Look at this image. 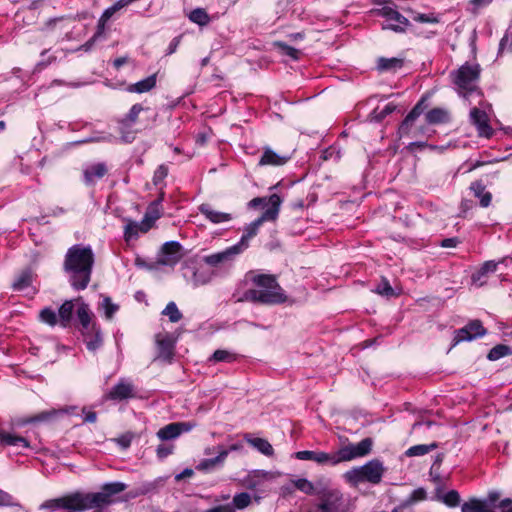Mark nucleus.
<instances>
[{"label": "nucleus", "mask_w": 512, "mask_h": 512, "mask_svg": "<svg viewBox=\"0 0 512 512\" xmlns=\"http://www.w3.org/2000/svg\"><path fill=\"white\" fill-rule=\"evenodd\" d=\"M379 15L385 19V22L382 24L383 29L404 32L409 26L408 19L391 7L385 6L381 8Z\"/></svg>", "instance_id": "nucleus-12"}, {"label": "nucleus", "mask_w": 512, "mask_h": 512, "mask_svg": "<svg viewBox=\"0 0 512 512\" xmlns=\"http://www.w3.org/2000/svg\"><path fill=\"white\" fill-rule=\"evenodd\" d=\"M56 414L55 410L44 411L26 420V423H36L48 421L53 415Z\"/></svg>", "instance_id": "nucleus-53"}, {"label": "nucleus", "mask_w": 512, "mask_h": 512, "mask_svg": "<svg viewBox=\"0 0 512 512\" xmlns=\"http://www.w3.org/2000/svg\"><path fill=\"white\" fill-rule=\"evenodd\" d=\"M270 207H268L261 217L251 222L244 228V233L236 246L241 252H244L249 247V241L258 233L260 226L266 221H274L277 219L282 199L278 194L269 196Z\"/></svg>", "instance_id": "nucleus-7"}, {"label": "nucleus", "mask_w": 512, "mask_h": 512, "mask_svg": "<svg viewBox=\"0 0 512 512\" xmlns=\"http://www.w3.org/2000/svg\"><path fill=\"white\" fill-rule=\"evenodd\" d=\"M39 318L41 322L46 323L50 326L56 325L59 320L56 312L49 307H46L40 311Z\"/></svg>", "instance_id": "nucleus-43"}, {"label": "nucleus", "mask_w": 512, "mask_h": 512, "mask_svg": "<svg viewBox=\"0 0 512 512\" xmlns=\"http://www.w3.org/2000/svg\"><path fill=\"white\" fill-rule=\"evenodd\" d=\"M77 304V317L84 329H88L91 324L92 313L88 304L84 303L81 298L75 300Z\"/></svg>", "instance_id": "nucleus-31"}, {"label": "nucleus", "mask_w": 512, "mask_h": 512, "mask_svg": "<svg viewBox=\"0 0 512 512\" xmlns=\"http://www.w3.org/2000/svg\"><path fill=\"white\" fill-rule=\"evenodd\" d=\"M330 483L329 480L325 478L318 479L315 483L311 482L306 478H298L293 481V485L299 491L307 494V495H319V487H326Z\"/></svg>", "instance_id": "nucleus-21"}, {"label": "nucleus", "mask_w": 512, "mask_h": 512, "mask_svg": "<svg viewBox=\"0 0 512 512\" xmlns=\"http://www.w3.org/2000/svg\"><path fill=\"white\" fill-rule=\"evenodd\" d=\"M183 270L184 277L194 287L208 284L214 276L213 271L200 265L195 259L187 261Z\"/></svg>", "instance_id": "nucleus-10"}, {"label": "nucleus", "mask_w": 512, "mask_h": 512, "mask_svg": "<svg viewBox=\"0 0 512 512\" xmlns=\"http://www.w3.org/2000/svg\"><path fill=\"white\" fill-rule=\"evenodd\" d=\"M481 68L478 63L466 62L458 69L450 73V79L454 89L459 96L471 104L470 97L481 98L482 91L479 89Z\"/></svg>", "instance_id": "nucleus-4"}, {"label": "nucleus", "mask_w": 512, "mask_h": 512, "mask_svg": "<svg viewBox=\"0 0 512 512\" xmlns=\"http://www.w3.org/2000/svg\"><path fill=\"white\" fill-rule=\"evenodd\" d=\"M94 329H95L94 335L85 337L87 349L90 351H93V352L96 351L97 349H99L103 343L101 331L99 329H96L95 327H94Z\"/></svg>", "instance_id": "nucleus-39"}, {"label": "nucleus", "mask_w": 512, "mask_h": 512, "mask_svg": "<svg viewBox=\"0 0 512 512\" xmlns=\"http://www.w3.org/2000/svg\"><path fill=\"white\" fill-rule=\"evenodd\" d=\"M511 350L506 345H497L493 347L488 353V359L491 361H496L506 355H509Z\"/></svg>", "instance_id": "nucleus-46"}, {"label": "nucleus", "mask_w": 512, "mask_h": 512, "mask_svg": "<svg viewBox=\"0 0 512 512\" xmlns=\"http://www.w3.org/2000/svg\"><path fill=\"white\" fill-rule=\"evenodd\" d=\"M269 205L270 206V203H269V197L268 198H265V197H256V198H253L250 202H249V206L250 207H259V206H264V205Z\"/></svg>", "instance_id": "nucleus-61"}, {"label": "nucleus", "mask_w": 512, "mask_h": 512, "mask_svg": "<svg viewBox=\"0 0 512 512\" xmlns=\"http://www.w3.org/2000/svg\"><path fill=\"white\" fill-rule=\"evenodd\" d=\"M498 508L501 512H512V499L505 498L500 501Z\"/></svg>", "instance_id": "nucleus-63"}, {"label": "nucleus", "mask_w": 512, "mask_h": 512, "mask_svg": "<svg viewBox=\"0 0 512 512\" xmlns=\"http://www.w3.org/2000/svg\"><path fill=\"white\" fill-rule=\"evenodd\" d=\"M426 121L429 124H441L449 121V113L442 108H434L426 113Z\"/></svg>", "instance_id": "nucleus-34"}, {"label": "nucleus", "mask_w": 512, "mask_h": 512, "mask_svg": "<svg viewBox=\"0 0 512 512\" xmlns=\"http://www.w3.org/2000/svg\"><path fill=\"white\" fill-rule=\"evenodd\" d=\"M127 485L123 482H110L102 485L98 492H80L82 509L98 508L112 504L114 497L123 492Z\"/></svg>", "instance_id": "nucleus-6"}, {"label": "nucleus", "mask_w": 512, "mask_h": 512, "mask_svg": "<svg viewBox=\"0 0 512 512\" xmlns=\"http://www.w3.org/2000/svg\"><path fill=\"white\" fill-rule=\"evenodd\" d=\"M199 211L202 215L205 216L207 220L213 224L226 223L233 219L232 214L217 211L213 209L209 204H201L199 206Z\"/></svg>", "instance_id": "nucleus-23"}, {"label": "nucleus", "mask_w": 512, "mask_h": 512, "mask_svg": "<svg viewBox=\"0 0 512 512\" xmlns=\"http://www.w3.org/2000/svg\"><path fill=\"white\" fill-rule=\"evenodd\" d=\"M402 66L403 60L400 58H380L377 65L380 71H396Z\"/></svg>", "instance_id": "nucleus-35"}, {"label": "nucleus", "mask_w": 512, "mask_h": 512, "mask_svg": "<svg viewBox=\"0 0 512 512\" xmlns=\"http://www.w3.org/2000/svg\"><path fill=\"white\" fill-rule=\"evenodd\" d=\"M144 110H148V108H144L141 104L137 103V104H134L129 112L124 116L122 117L120 120H119V124H120V129L121 131H123L124 128H127V127H130L132 126L133 124L136 123L137 119H138V116L139 114L144 111Z\"/></svg>", "instance_id": "nucleus-29"}, {"label": "nucleus", "mask_w": 512, "mask_h": 512, "mask_svg": "<svg viewBox=\"0 0 512 512\" xmlns=\"http://www.w3.org/2000/svg\"><path fill=\"white\" fill-rule=\"evenodd\" d=\"M93 265L94 253L90 246L75 244L67 250L63 267L75 290H84L88 286Z\"/></svg>", "instance_id": "nucleus-1"}, {"label": "nucleus", "mask_w": 512, "mask_h": 512, "mask_svg": "<svg viewBox=\"0 0 512 512\" xmlns=\"http://www.w3.org/2000/svg\"><path fill=\"white\" fill-rule=\"evenodd\" d=\"M162 314L167 316L169 320L173 323H177L182 318V313L179 311L177 305L175 302H169L164 310L162 311Z\"/></svg>", "instance_id": "nucleus-41"}, {"label": "nucleus", "mask_w": 512, "mask_h": 512, "mask_svg": "<svg viewBox=\"0 0 512 512\" xmlns=\"http://www.w3.org/2000/svg\"><path fill=\"white\" fill-rule=\"evenodd\" d=\"M160 202H161V199H159V200H157V201L153 202V203L149 206L148 211H147V213H146V214L150 213L149 218H148V221H149V223H150L151 225H152V223H153L155 220H157L158 218H160V215H161V214H160V212H159V210H158V207H159V205H160Z\"/></svg>", "instance_id": "nucleus-54"}, {"label": "nucleus", "mask_w": 512, "mask_h": 512, "mask_svg": "<svg viewBox=\"0 0 512 512\" xmlns=\"http://www.w3.org/2000/svg\"><path fill=\"white\" fill-rule=\"evenodd\" d=\"M173 445L161 444L156 449V454L159 459H164L173 452Z\"/></svg>", "instance_id": "nucleus-55"}, {"label": "nucleus", "mask_w": 512, "mask_h": 512, "mask_svg": "<svg viewBox=\"0 0 512 512\" xmlns=\"http://www.w3.org/2000/svg\"><path fill=\"white\" fill-rule=\"evenodd\" d=\"M189 19L200 26L207 25L210 21L209 15L201 8H196L191 11Z\"/></svg>", "instance_id": "nucleus-42"}, {"label": "nucleus", "mask_w": 512, "mask_h": 512, "mask_svg": "<svg viewBox=\"0 0 512 512\" xmlns=\"http://www.w3.org/2000/svg\"><path fill=\"white\" fill-rule=\"evenodd\" d=\"M157 437L162 441L172 440L179 437V430L177 429L176 423H170L159 429Z\"/></svg>", "instance_id": "nucleus-37"}, {"label": "nucleus", "mask_w": 512, "mask_h": 512, "mask_svg": "<svg viewBox=\"0 0 512 512\" xmlns=\"http://www.w3.org/2000/svg\"><path fill=\"white\" fill-rule=\"evenodd\" d=\"M442 501L449 507H456L460 503V495L456 490H450L442 496Z\"/></svg>", "instance_id": "nucleus-51"}, {"label": "nucleus", "mask_w": 512, "mask_h": 512, "mask_svg": "<svg viewBox=\"0 0 512 512\" xmlns=\"http://www.w3.org/2000/svg\"><path fill=\"white\" fill-rule=\"evenodd\" d=\"M32 279L33 275L31 271L22 272L13 283L14 290L20 292H24L27 290L34 291V289L31 287Z\"/></svg>", "instance_id": "nucleus-33"}, {"label": "nucleus", "mask_w": 512, "mask_h": 512, "mask_svg": "<svg viewBox=\"0 0 512 512\" xmlns=\"http://www.w3.org/2000/svg\"><path fill=\"white\" fill-rule=\"evenodd\" d=\"M244 439L248 444L255 448L261 454L271 457L274 454V449L268 440L259 437H252L250 434H245Z\"/></svg>", "instance_id": "nucleus-27"}, {"label": "nucleus", "mask_w": 512, "mask_h": 512, "mask_svg": "<svg viewBox=\"0 0 512 512\" xmlns=\"http://www.w3.org/2000/svg\"><path fill=\"white\" fill-rule=\"evenodd\" d=\"M383 462L379 459H373L366 464L353 468L344 474L347 482L357 485L362 482L378 484L381 482L385 473Z\"/></svg>", "instance_id": "nucleus-8"}, {"label": "nucleus", "mask_w": 512, "mask_h": 512, "mask_svg": "<svg viewBox=\"0 0 512 512\" xmlns=\"http://www.w3.org/2000/svg\"><path fill=\"white\" fill-rule=\"evenodd\" d=\"M150 213L145 214L144 219L141 222H136L131 219H125L126 225L124 227V239L129 242L133 239L138 238L140 233H146L151 228V224L148 221Z\"/></svg>", "instance_id": "nucleus-19"}, {"label": "nucleus", "mask_w": 512, "mask_h": 512, "mask_svg": "<svg viewBox=\"0 0 512 512\" xmlns=\"http://www.w3.org/2000/svg\"><path fill=\"white\" fill-rule=\"evenodd\" d=\"M175 423H176L177 429L179 430V436L182 433L191 431L196 426V424L194 422H175Z\"/></svg>", "instance_id": "nucleus-58"}, {"label": "nucleus", "mask_w": 512, "mask_h": 512, "mask_svg": "<svg viewBox=\"0 0 512 512\" xmlns=\"http://www.w3.org/2000/svg\"><path fill=\"white\" fill-rule=\"evenodd\" d=\"M214 451L217 452V455L213 458H206L199 461V463L196 466V469L198 471L202 472H211L214 471L220 467H222L225 463V460L228 456V451H224L223 446H217V447H208L204 450L205 455H210Z\"/></svg>", "instance_id": "nucleus-13"}, {"label": "nucleus", "mask_w": 512, "mask_h": 512, "mask_svg": "<svg viewBox=\"0 0 512 512\" xmlns=\"http://www.w3.org/2000/svg\"><path fill=\"white\" fill-rule=\"evenodd\" d=\"M62 508L82 509L80 500V491H76L59 498H54L43 502L39 509H48L51 511L61 510Z\"/></svg>", "instance_id": "nucleus-14"}, {"label": "nucleus", "mask_w": 512, "mask_h": 512, "mask_svg": "<svg viewBox=\"0 0 512 512\" xmlns=\"http://www.w3.org/2000/svg\"><path fill=\"white\" fill-rule=\"evenodd\" d=\"M241 253L240 249L234 244L223 251L204 256L202 261L211 267H220L232 263Z\"/></svg>", "instance_id": "nucleus-16"}, {"label": "nucleus", "mask_w": 512, "mask_h": 512, "mask_svg": "<svg viewBox=\"0 0 512 512\" xmlns=\"http://www.w3.org/2000/svg\"><path fill=\"white\" fill-rule=\"evenodd\" d=\"M462 512H492L487 505L478 499H471L461 507Z\"/></svg>", "instance_id": "nucleus-36"}, {"label": "nucleus", "mask_w": 512, "mask_h": 512, "mask_svg": "<svg viewBox=\"0 0 512 512\" xmlns=\"http://www.w3.org/2000/svg\"><path fill=\"white\" fill-rule=\"evenodd\" d=\"M423 113L422 103L419 102L408 113L398 128V135L400 138H416L425 133L424 127H414V122Z\"/></svg>", "instance_id": "nucleus-11"}, {"label": "nucleus", "mask_w": 512, "mask_h": 512, "mask_svg": "<svg viewBox=\"0 0 512 512\" xmlns=\"http://www.w3.org/2000/svg\"><path fill=\"white\" fill-rule=\"evenodd\" d=\"M107 171V166L103 162L87 165L83 170L84 181L87 185H92L102 179Z\"/></svg>", "instance_id": "nucleus-22"}, {"label": "nucleus", "mask_w": 512, "mask_h": 512, "mask_svg": "<svg viewBox=\"0 0 512 512\" xmlns=\"http://www.w3.org/2000/svg\"><path fill=\"white\" fill-rule=\"evenodd\" d=\"M290 156L276 153L270 147L264 148L259 160L260 166H282L288 162Z\"/></svg>", "instance_id": "nucleus-25"}, {"label": "nucleus", "mask_w": 512, "mask_h": 512, "mask_svg": "<svg viewBox=\"0 0 512 512\" xmlns=\"http://www.w3.org/2000/svg\"><path fill=\"white\" fill-rule=\"evenodd\" d=\"M135 396V388L130 379L121 378L105 397L109 400L122 401Z\"/></svg>", "instance_id": "nucleus-18"}, {"label": "nucleus", "mask_w": 512, "mask_h": 512, "mask_svg": "<svg viewBox=\"0 0 512 512\" xmlns=\"http://www.w3.org/2000/svg\"><path fill=\"white\" fill-rule=\"evenodd\" d=\"M276 46L280 49L281 53L290 57L293 60H297L299 58L300 51L283 43L277 42Z\"/></svg>", "instance_id": "nucleus-52"}, {"label": "nucleus", "mask_w": 512, "mask_h": 512, "mask_svg": "<svg viewBox=\"0 0 512 512\" xmlns=\"http://www.w3.org/2000/svg\"><path fill=\"white\" fill-rule=\"evenodd\" d=\"M82 412L84 414V418H83L84 422L94 423L96 421L97 415L94 411L83 409Z\"/></svg>", "instance_id": "nucleus-64"}, {"label": "nucleus", "mask_w": 512, "mask_h": 512, "mask_svg": "<svg viewBox=\"0 0 512 512\" xmlns=\"http://www.w3.org/2000/svg\"><path fill=\"white\" fill-rule=\"evenodd\" d=\"M74 308L75 304L73 300H67L60 306L58 311V318L60 324L63 327H66L70 323Z\"/></svg>", "instance_id": "nucleus-32"}, {"label": "nucleus", "mask_w": 512, "mask_h": 512, "mask_svg": "<svg viewBox=\"0 0 512 512\" xmlns=\"http://www.w3.org/2000/svg\"><path fill=\"white\" fill-rule=\"evenodd\" d=\"M168 175V167L164 164L160 165L154 172L153 175V184L156 187H163L164 180Z\"/></svg>", "instance_id": "nucleus-49"}, {"label": "nucleus", "mask_w": 512, "mask_h": 512, "mask_svg": "<svg viewBox=\"0 0 512 512\" xmlns=\"http://www.w3.org/2000/svg\"><path fill=\"white\" fill-rule=\"evenodd\" d=\"M101 308L104 310L106 319L111 320L114 314L118 311L119 306L111 301V298L104 297L101 303Z\"/></svg>", "instance_id": "nucleus-47"}, {"label": "nucleus", "mask_w": 512, "mask_h": 512, "mask_svg": "<svg viewBox=\"0 0 512 512\" xmlns=\"http://www.w3.org/2000/svg\"><path fill=\"white\" fill-rule=\"evenodd\" d=\"M107 22L108 21H103L102 18H99L96 33L89 41L83 44L80 49H83L84 51H89L92 48L94 42L104 35L105 26Z\"/></svg>", "instance_id": "nucleus-40"}, {"label": "nucleus", "mask_w": 512, "mask_h": 512, "mask_svg": "<svg viewBox=\"0 0 512 512\" xmlns=\"http://www.w3.org/2000/svg\"><path fill=\"white\" fill-rule=\"evenodd\" d=\"M510 52H512V27H509L506 34L501 39L498 54L502 55Z\"/></svg>", "instance_id": "nucleus-45"}, {"label": "nucleus", "mask_w": 512, "mask_h": 512, "mask_svg": "<svg viewBox=\"0 0 512 512\" xmlns=\"http://www.w3.org/2000/svg\"><path fill=\"white\" fill-rule=\"evenodd\" d=\"M372 444L373 443L370 438H365L357 444H350L342 447L336 453L303 450L296 452L295 458L299 460L314 461L321 465L335 466L341 462L350 461L369 454L372 449Z\"/></svg>", "instance_id": "nucleus-3"}, {"label": "nucleus", "mask_w": 512, "mask_h": 512, "mask_svg": "<svg viewBox=\"0 0 512 512\" xmlns=\"http://www.w3.org/2000/svg\"><path fill=\"white\" fill-rule=\"evenodd\" d=\"M485 333L486 330L482 326V323L479 320H473L463 328L454 332L453 346L463 341H472L478 337H482Z\"/></svg>", "instance_id": "nucleus-17"}, {"label": "nucleus", "mask_w": 512, "mask_h": 512, "mask_svg": "<svg viewBox=\"0 0 512 512\" xmlns=\"http://www.w3.org/2000/svg\"><path fill=\"white\" fill-rule=\"evenodd\" d=\"M496 262L494 260L485 261L481 267L472 274L471 281L474 285L480 287L485 284V277L490 274L494 273L497 270L498 264L500 263Z\"/></svg>", "instance_id": "nucleus-26"}, {"label": "nucleus", "mask_w": 512, "mask_h": 512, "mask_svg": "<svg viewBox=\"0 0 512 512\" xmlns=\"http://www.w3.org/2000/svg\"><path fill=\"white\" fill-rule=\"evenodd\" d=\"M436 448H437V444L436 443L419 444V445H415V446L410 447L406 451V455L409 456V457L423 456V455L428 454L430 451H432V450H434Z\"/></svg>", "instance_id": "nucleus-38"}, {"label": "nucleus", "mask_w": 512, "mask_h": 512, "mask_svg": "<svg viewBox=\"0 0 512 512\" xmlns=\"http://www.w3.org/2000/svg\"><path fill=\"white\" fill-rule=\"evenodd\" d=\"M47 51H43L41 53V56H42V60L39 61L36 65V70H42L43 68H45L47 65H49L50 63H52L54 60H55V57H49L47 60L44 58V56L46 55Z\"/></svg>", "instance_id": "nucleus-62"}, {"label": "nucleus", "mask_w": 512, "mask_h": 512, "mask_svg": "<svg viewBox=\"0 0 512 512\" xmlns=\"http://www.w3.org/2000/svg\"><path fill=\"white\" fill-rule=\"evenodd\" d=\"M17 505L15 499L5 491L0 490V506Z\"/></svg>", "instance_id": "nucleus-56"}, {"label": "nucleus", "mask_w": 512, "mask_h": 512, "mask_svg": "<svg viewBox=\"0 0 512 512\" xmlns=\"http://www.w3.org/2000/svg\"><path fill=\"white\" fill-rule=\"evenodd\" d=\"M478 106L470 110L469 118L480 137L490 138L493 135V129L489 124L488 112L491 110V105L483 99L478 98Z\"/></svg>", "instance_id": "nucleus-9"}, {"label": "nucleus", "mask_w": 512, "mask_h": 512, "mask_svg": "<svg viewBox=\"0 0 512 512\" xmlns=\"http://www.w3.org/2000/svg\"><path fill=\"white\" fill-rule=\"evenodd\" d=\"M319 495L307 509V512H348L349 500L343 492L332 486L319 487Z\"/></svg>", "instance_id": "nucleus-5"}, {"label": "nucleus", "mask_w": 512, "mask_h": 512, "mask_svg": "<svg viewBox=\"0 0 512 512\" xmlns=\"http://www.w3.org/2000/svg\"><path fill=\"white\" fill-rule=\"evenodd\" d=\"M156 344L158 349L157 359L170 362L174 356V340L171 336L158 334L156 336Z\"/></svg>", "instance_id": "nucleus-20"}, {"label": "nucleus", "mask_w": 512, "mask_h": 512, "mask_svg": "<svg viewBox=\"0 0 512 512\" xmlns=\"http://www.w3.org/2000/svg\"><path fill=\"white\" fill-rule=\"evenodd\" d=\"M426 498V491L423 489V488H418V489H415L410 497H409V501L410 502H418V501H422Z\"/></svg>", "instance_id": "nucleus-57"}, {"label": "nucleus", "mask_w": 512, "mask_h": 512, "mask_svg": "<svg viewBox=\"0 0 512 512\" xmlns=\"http://www.w3.org/2000/svg\"><path fill=\"white\" fill-rule=\"evenodd\" d=\"M250 503L251 496L246 492H242L234 495L232 503L230 505H232L234 509L237 508L242 510L248 507Z\"/></svg>", "instance_id": "nucleus-44"}, {"label": "nucleus", "mask_w": 512, "mask_h": 512, "mask_svg": "<svg viewBox=\"0 0 512 512\" xmlns=\"http://www.w3.org/2000/svg\"><path fill=\"white\" fill-rule=\"evenodd\" d=\"M470 189L474 193V196L479 199L482 207H488L490 205L492 195L490 192L485 190V186L481 182H473Z\"/></svg>", "instance_id": "nucleus-30"}, {"label": "nucleus", "mask_w": 512, "mask_h": 512, "mask_svg": "<svg viewBox=\"0 0 512 512\" xmlns=\"http://www.w3.org/2000/svg\"><path fill=\"white\" fill-rule=\"evenodd\" d=\"M412 19L416 22L420 23H429V24H436L439 23V17L434 13H415L412 16Z\"/></svg>", "instance_id": "nucleus-50"}, {"label": "nucleus", "mask_w": 512, "mask_h": 512, "mask_svg": "<svg viewBox=\"0 0 512 512\" xmlns=\"http://www.w3.org/2000/svg\"><path fill=\"white\" fill-rule=\"evenodd\" d=\"M157 76L156 74L150 75L145 79H142L134 84H130L127 87V91L130 93H145L149 92L156 86Z\"/></svg>", "instance_id": "nucleus-28"}, {"label": "nucleus", "mask_w": 512, "mask_h": 512, "mask_svg": "<svg viewBox=\"0 0 512 512\" xmlns=\"http://www.w3.org/2000/svg\"><path fill=\"white\" fill-rule=\"evenodd\" d=\"M236 355L227 350H216L211 356L210 360L214 362H233Z\"/></svg>", "instance_id": "nucleus-48"}, {"label": "nucleus", "mask_w": 512, "mask_h": 512, "mask_svg": "<svg viewBox=\"0 0 512 512\" xmlns=\"http://www.w3.org/2000/svg\"><path fill=\"white\" fill-rule=\"evenodd\" d=\"M252 287L246 289L241 296V301L276 305L287 301V296L278 284L275 276L269 274H257L250 272L246 275Z\"/></svg>", "instance_id": "nucleus-2"}, {"label": "nucleus", "mask_w": 512, "mask_h": 512, "mask_svg": "<svg viewBox=\"0 0 512 512\" xmlns=\"http://www.w3.org/2000/svg\"><path fill=\"white\" fill-rule=\"evenodd\" d=\"M204 512H236L234 507L230 504L218 505L212 507L210 509L205 510Z\"/></svg>", "instance_id": "nucleus-59"}, {"label": "nucleus", "mask_w": 512, "mask_h": 512, "mask_svg": "<svg viewBox=\"0 0 512 512\" xmlns=\"http://www.w3.org/2000/svg\"><path fill=\"white\" fill-rule=\"evenodd\" d=\"M377 292L381 295L389 296L392 295L393 289L388 281H384L381 285L378 286Z\"/></svg>", "instance_id": "nucleus-60"}, {"label": "nucleus", "mask_w": 512, "mask_h": 512, "mask_svg": "<svg viewBox=\"0 0 512 512\" xmlns=\"http://www.w3.org/2000/svg\"><path fill=\"white\" fill-rule=\"evenodd\" d=\"M182 258V246L177 241H170L163 244L157 256V263L173 267Z\"/></svg>", "instance_id": "nucleus-15"}, {"label": "nucleus", "mask_w": 512, "mask_h": 512, "mask_svg": "<svg viewBox=\"0 0 512 512\" xmlns=\"http://www.w3.org/2000/svg\"><path fill=\"white\" fill-rule=\"evenodd\" d=\"M0 446L1 447H6V446H11V447H21V448H24V449H28L30 448V443L29 441L22 437V436H19L13 432H9V431H6V430H0Z\"/></svg>", "instance_id": "nucleus-24"}]
</instances>
